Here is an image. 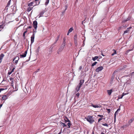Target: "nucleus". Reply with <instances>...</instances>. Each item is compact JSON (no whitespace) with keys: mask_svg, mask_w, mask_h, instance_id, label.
<instances>
[{"mask_svg":"<svg viewBox=\"0 0 134 134\" xmlns=\"http://www.w3.org/2000/svg\"><path fill=\"white\" fill-rule=\"evenodd\" d=\"M85 119H86L91 124L93 123L94 121L93 116L90 115H89L87 117H85Z\"/></svg>","mask_w":134,"mask_h":134,"instance_id":"f257e3e1","label":"nucleus"},{"mask_svg":"<svg viewBox=\"0 0 134 134\" xmlns=\"http://www.w3.org/2000/svg\"><path fill=\"white\" fill-rule=\"evenodd\" d=\"M37 23L36 21H35L33 22V26L34 27L35 30H34V29L33 30L34 32H36V30L37 28Z\"/></svg>","mask_w":134,"mask_h":134,"instance_id":"f03ea898","label":"nucleus"},{"mask_svg":"<svg viewBox=\"0 0 134 134\" xmlns=\"http://www.w3.org/2000/svg\"><path fill=\"white\" fill-rule=\"evenodd\" d=\"M65 120V123H66L67 122H68L67 124V125H68V127L70 128V126L71 125L70 122V121L68 119H64Z\"/></svg>","mask_w":134,"mask_h":134,"instance_id":"7ed1b4c3","label":"nucleus"},{"mask_svg":"<svg viewBox=\"0 0 134 134\" xmlns=\"http://www.w3.org/2000/svg\"><path fill=\"white\" fill-rule=\"evenodd\" d=\"M57 42L55 41L54 43L51 45V47L49 48V49L50 50V51H49V52L50 53H51L52 52V50L53 48L54 47V46L55 45V44Z\"/></svg>","mask_w":134,"mask_h":134,"instance_id":"20e7f679","label":"nucleus"},{"mask_svg":"<svg viewBox=\"0 0 134 134\" xmlns=\"http://www.w3.org/2000/svg\"><path fill=\"white\" fill-rule=\"evenodd\" d=\"M103 69V67L102 66H99L96 69V72H98L102 70Z\"/></svg>","mask_w":134,"mask_h":134,"instance_id":"39448f33","label":"nucleus"},{"mask_svg":"<svg viewBox=\"0 0 134 134\" xmlns=\"http://www.w3.org/2000/svg\"><path fill=\"white\" fill-rule=\"evenodd\" d=\"M35 38V34H33L32 35L31 37V44H32L34 41Z\"/></svg>","mask_w":134,"mask_h":134,"instance_id":"423d86ee","label":"nucleus"},{"mask_svg":"<svg viewBox=\"0 0 134 134\" xmlns=\"http://www.w3.org/2000/svg\"><path fill=\"white\" fill-rule=\"evenodd\" d=\"M91 106L93 107L94 108H100L101 107V105L99 104L94 105L92 104V105H91Z\"/></svg>","mask_w":134,"mask_h":134,"instance_id":"0eeeda50","label":"nucleus"},{"mask_svg":"<svg viewBox=\"0 0 134 134\" xmlns=\"http://www.w3.org/2000/svg\"><path fill=\"white\" fill-rule=\"evenodd\" d=\"M64 46H63L62 45H61V46L58 49V53L59 54V52H60L63 50L64 49Z\"/></svg>","mask_w":134,"mask_h":134,"instance_id":"6e6552de","label":"nucleus"},{"mask_svg":"<svg viewBox=\"0 0 134 134\" xmlns=\"http://www.w3.org/2000/svg\"><path fill=\"white\" fill-rule=\"evenodd\" d=\"M27 53V50L23 54L20 55V58H24L26 57Z\"/></svg>","mask_w":134,"mask_h":134,"instance_id":"1a4fd4ad","label":"nucleus"},{"mask_svg":"<svg viewBox=\"0 0 134 134\" xmlns=\"http://www.w3.org/2000/svg\"><path fill=\"white\" fill-rule=\"evenodd\" d=\"M84 81V80H81L80 81V82L79 83V85L80 87H81V86L82 85Z\"/></svg>","mask_w":134,"mask_h":134,"instance_id":"9d476101","label":"nucleus"},{"mask_svg":"<svg viewBox=\"0 0 134 134\" xmlns=\"http://www.w3.org/2000/svg\"><path fill=\"white\" fill-rule=\"evenodd\" d=\"M4 55L3 54H2L0 55V63L2 62V60L3 57H4Z\"/></svg>","mask_w":134,"mask_h":134,"instance_id":"9b49d317","label":"nucleus"},{"mask_svg":"<svg viewBox=\"0 0 134 134\" xmlns=\"http://www.w3.org/2000/svg\"><path fill=\"white\" fill-rule=\"evenodd\" d=\"M8 98V96L6 95H4L2 97V99L3 100H5Z\"/></svg>","mask_w":134,"mask_h":134,"instance_id":"f8f14e48","label":"nucleus"},{"mask_svg":"<svg viewBox=\"0 0 134 134\" xmlns=\"http://www.w3.org/2000/svg\"><path fill=\"white\" fill-rule=\"evenodd\" d=\"M81 87H80L79 85H77V86L76 87V88L75 92H78L79 91Z\"/></svg>","mask_w":134,"mask_h":134,"instance_id":"ddd939ff","label":"nucleus"},{"mask_svg":"<svg viewBox=\"0 0 134 134\" xmlns=\"http://www.w3.org/2000/svg\"><path fill=\"white\" fill-rule=\"evenodd\" d=\"M45 12V11L44 10H43L39 14V15H40V16H39V18H40V17L41 16H43V15L44 14V13Z\"/></svg>","mask_w":134,"mask_h":134,"instance_id":"4468645a","label":"nucleus"},{"mask_svg":"<svg viewBox=\"0 0 134 134\" xmlns=\"http://www.w3.org/2000/svg\"><path fill=\"white\" fill-rule=\"evenodd\" d=\"M108 94L109 95H110L111 94V93L112 91V89L110 90H108L107 91Z\"/></svg>","mask_w":134,"mask_h":134,"instance_id":"2eb2a0df","label":"nucleus"},{"mask_svg":"<svg viewBox=\"0 0 134 134\" xmlns=\"http://www.w3.org/2000/svg\"><path fill=\"white\" fill-rule=\"evenodd\" d=\"M113 53L111 54V55L113 56L115 54H116V51L114 49H113Z\"/></svg>","mask_w":134,"mask_h":134,"instance_id":"dca6fc26","label":"nucleus"},{"mask_svg":"<svg viewBox=\"0 0 134 134\" xmlns=\"http://www.w3.org/2000/svg\"><path fill=\"white\" fill-rule=\"evenodd\" d=\"M15 69V68H13L11 70V71L10 72H9L8 73V74L9 75H10L14 71V69Z\"/></svg>","mask_w":134,"mask_h":134,"instance_id":"f3484780","label":"nucleus"},{"mask_svg":"<svg viewBox=\"0 0 134 134\" xmlns=\"http://www.w3.org/2000/svg\"><path fill=\"white\" fill-rule=\"evenodd\" d=\"M98 58V56H95L94 57L92 58V59L93 61H95Z\"/></svg>","mask_w":134,"mask_h":134,"instance_id":"a211bd4d","label":"nucleus"},{"mask_svg":"<svg viewBox=\"0 0 134 134\" xmlns=\"http://www.w3.org/2000/svg\"><path fill=\"white\" fill-rule=\"evenodd\" d=\"M134 120L133 118H132L131 119L129 120L128 122V123L130 125V124L132 123L133 121Z\"/></svg>","mask_w":134,"mask_h":134,"instance_id":"6ab92c4d","label":"nucleus"},{"mask_svg":"<svg viewBox=\"0 0 134 134\" xmlns=\"http://www.w3.org/2000/svg\"><path fill=\"white\" fill-rule=\"evenodd\" d=\"M10 80L11 81V85L12 86H13V78H10Z\"/></svg>","mask_w":134,"mask_h":134,"instance_id":"aec40b11","label":"nucleus"},{"mask_svg":"<svg viewBox=\"0 0 134 134\" xmlns=\"http://www.w3.org/2000/svg\"><path fill=\"white\" fill-rule=\"evenodd\" d=\"M126 94H127L125 93H122L121 96V97H118V98L119 99L122 98Z\"/></svg>","mask_w":134,"mask_h":134,"instance_id":"412c9836","label":"nucleus"},{"mask_svg":"<svg viewBox=\"0 0 134 134\" xmlns=\"http://www.w3.org/2000/svg\"><path fill=\"white\" fill-rule=\"evenodd\" d=\"M33 7H29L27 9V12H30L33 8Z\"/></svg>","mask_w":134,"mask_h":134,"instance_id":"4be33fe9","label":"nucleus"},{"mask_svg":"<svg viewBox=\"0 0 134 134\" xmlns=\"http://www.w3.org/2000/svg\"><path fill=\"white\" fill-rule=\"evenodd\" d=\"M130 17H128L126 19L124 20L123 21H122V22H125L129 20L130 19Z\"/></svg>","mask_w":134,"mask_h":134,"instance_id":"5701e85b","label":"nucleus"},{"mask_svg":"<svg viewBox=\"0 0 134 134\" xmlns=\"http://www.w3.org/2000/svg\"><path fill=\"white\" fill-rule=\"evenodd\" d=\"M34 2H32L28 4V6L30 7H31L33 5H32L34 3Z\"/></svg>","mask_w":134,"mask_h":134,"instance_id":"b1692460","label":"nucleus"},{"mask_svg":"<svg viewBox=\"0 0 134 134\" xmlns=\"http://www.w3.org/2000/svg\"><path fill=\"white\" fill-rule=\"evenodd\" d=\"M19 59V58L18 57H16L13 59V61H14L15 60H18Z\"/></svg>","mask_w":134,"mask_h":134,"instance_id":"393cba45","label":"nucleus"},{"mask_svg":"<svg viewBox=\"0 0 134 134\" xmlns=\"http://www.w3.org/2000/svg\"><path fill=\"white\" fill-rule=\"evenodd\" d=\"M74 42L75 46H77V40H74Z\"/></svg>","mask_w":134,"mask_h":134,"instance_id":"a878e982","label":"nucleus"},{"mask_svg":"<svg viewBox=\"0 0 134 134\" xmlns=\"http://www.w3.org/2000/svg\"><path fill=\"white\" fill-rule=\"evenodd\" d=\"M118 114V111H116L115 112V114H114V119L115 120L116 119V115Z\"/></svg>","mask_w":134,"mask_h":134,"instance_id":"bb28decb","label":"nucleus"},{"mask_svg":"<svg viewBox=\"0 0 134 134\" xmlns=\"http://www.w3.org/2000/svg\"><path fill=\"white\" fill-rule=\"evenodd\" d=\"M73 30V29L72 27H71L70 28V29H69L68 32H71Z\"/></svg>","mask_w":134,"mask_h":134,"instance_id":"cd10ccee","label":"nucleus"},{"mask_svg":"<svg viewBox=\"0 0 134 134\" xmlns=\"http://www.w3.org/2000/svg\"><path fill=\"white\" fill-rule=\"evenodd\" d=\"M40 48V47L39 46L36 51V53H38V52Z\"/></svg>","mask_w":134,"mask_h":134,"instance_id":"c85d7f7f","label":"nucleus"},{"mask_svg":"<svg viewBox=\"0 0 134 134\" xmlns=\"http://www.w3.org/2000/svg\"><path fill=\"white\" fill-rule=\"evenodd\" d=\"M11 0H10L8 2L6 7H8L10 4Z\"/></svg>","mask_w":134,"mask_h":134,"instance_id":"c756f323","label":"nucleus"},{"mask_svg":"<svg viewBox=\"0 0 134 134\" xmlns=\"http://www.w3.org/2000/svg\"><path fill=\"white\" fill-rule=\"evenodd\" d=\"M49 1V0H46V1L45 3V4L46 5H47Z\"/></svg>","mask_w":134,"mask_h":134,"instance_id":"7c9ffc66","label":"nucleus"},{"mask_svg":"<svg viewBox=\"0 0 134 134\" xmlns=\"http://www.w3.org/2000/svg\"><path fill=\"white\" fill-rule=\"evenodd\" d=\"M97 63V62H95L94 63L92 64L91 65L93 67Z\"/></svg>","mask_w":134,"mask_h":134,"instance_id":"2f4dec72","label":"nucleus"},{"mask_svg":"<svg viewBox=\"0 0 134 134\" xmlns=\"http://www.w3.org/2000/svg\"><path fill=\"white\" fill-rule=\"evenodd\" d=\"M77 35L76 34H75L74 35V40H77Z\"/></svg>","mask_w":134,"mask_h":134,"instance_id":"473e14b6","label":"nucleus"},{"mask_svg":"<svg viewBox=\"0 0 134 134\" xmlns=\"http://www.w3.org/2000/svg\"><path fill=\"white\" fill-rule=\"evenodd\" d=\"M102 125H103L104 126H106L107 127L108 126V125L106 123H104V124H102Z\"/></svg>","mask_w":134,"mask_h":134,"instance_id":"72a5a7b5","label":"nucleus"},{"mask_svg":"<svg viewBox=\"0 0 134 134\" xmlns=\"http://www.w3.org/2000/svg\"><path fill=\"white\" fill-rule=\"evenodd\" d=\"M66 42L63 41L62 43V45L63 46H64V47L65 45Z\"/></svg>","mask_w":134,"mask_h":134,"instance_id":"f704fd0d","label":"nucleus"},{"mask_svg":"<svg viewBox=\"0 0 134 134\" xmlns=\"http://www.w3.org/2000/svg\"><path fill=\"white\" fill-rule=\"evenodd\" d=\"M4 26V25H3V24H2L1 25H0V29H3Z\"/></svg>","mask_w":134,"mask_h":134,"instance_id":"c9c22d12","label":"nucleus"},{"mask_svg":"<svg viewBox=\"0 0 134 134\" xmlns=\"http://www.w3.org/2000/svg\"><path fill=\"white\" fill-rule=\"evenodd\" d=\"M97 116H98L100 117L101 118H103L104 117V116L103 115H98Z\"/></svg>","mask_w":134,"mask_h":134,"instance_id":"e433bc0d","label":"nucleus"},{"mask_svg":"<svg viewBox=\"0 0 134 134\" xmlns=\"http://www.w3.org/2000/svg\"><path fill=\"white\" fill-rule=\"evenodd\" d=\"M107 110L108 111V113H109L110 112V109H107Z\"/></svg>","mask_w":134,"mask_h":134,"instance_id":"4c0bfd02","label":"nucleus"},{"mask_svg":"<svg viewBox=\"0 0 134 134\" xmlns=\"http://www.w3.org/2000/svg\"><path fill=\"white\" fill-rule=\"evenodd\" d=\"M61 124L63 125V126H66V125H65V124L64 123H63V122H61Z\"/></svg>","mask_w":134,"mask_h":134,"instance_id":"58836bf2","label":"nucleus"},{"mask_svg":"<svg viewBox=\"0 0 134 134\" xmlns=\"http://www.w3.org/2000/svg\"><path fill=\"white\" fill-rule=\"evenodd\" d=\"M103 119L102 118H99L98 120V122H99L101 120Z\"/></svg>","mask_w":134,"mask_h":134,"instance_id":"ea45409f","label":"nucleus"},{"mask_svg":"<svg viewBox=\"0 0 134 134\" xmlns=\"http://www.w3.org/2000/svg\"><path fill=\"white\" fill-rule=\"evenodd\" d=\"M18 60H15L14 62V63L16 64L18 62Z\"/></svg>","mask_w":134,"mask_h":134,"instance_id":"a19ab883","label":"nucleus"},{"mask_svg":"<svg viewBox=\"0 0 134 134\" xmlns=\"http://www.w3.org/2000/svg\"><path fill=\"white\" fill-rule=\"evenodd\" d=\"M76 96L78 97L80 95L79 93V92H78V93H77L76 94Z\"/></svg>","mask_w":134,"mask_h":134,"instance_id":"79ce46f5","label":"nucleus"},{"mask_svg":"<svg viewBox=\"0 0 134 134\" xmlns=\"http://www.w3.org/2000/svg\"><path fill=\"white\" fill-rule=\"evenodd\" d=\"M128 32L127 31V30H125V31L124 32V34H125V33H127Z\"/></svg>","mask_w":134,"mask_h":134,"instance_id":"37998d69","label":"nucleus"},{"mask_svg":"<svg viewBox=\"0 0 134 134\" xmlns=\"http://www.w3.org/2000/svg\"><path fill=\"white\" fill-rule=\"evenodd\" d=\"M40 70V69H37L35 72V73H36L39 71Z\"/></svg>","mask_w":134,"mask_h":134,"instance_id":"c03bdc74","label":"nucleus"},{"mask_svg":"<svg viewBox=\"0 0 134 134\" xmlns=\"http://www.w3.org/2000/svg\"><path fill=\"white\" fill-rule=\"evenodd\" d=\"M82 68V66H80L79 67V70H81V69Z\"/></svg>","mask_w":134,"mask_h":134,"instance_id":"a18cd8bd","label":"nucleus"},{"mask_svg":"<svg viewBox=\"0 0 134 134\" xmlns=\"http://www.w3.org/2000/svg\"><path fill=\"white\" fill-rule=\"evenodd\" d=\"M4 90V89L3 88H0V93L2 91H3Z\"/></svg>","mask_w":134,"mask_h":134,"instance_id":"49530a36","label":"nucleus"},{"mask_svg":"<svg viewBox=\"0 0 134 134\" xmlns=\"http://www.w3.org/2000/svg\"><path fill=\"white\" fill-rule=\"evenodd\" d=\"M120 110V108H118V109L117 110H116L117 111H119Z\"/></svg>","mask_w":134,"mask_h":134,"instance_id":"de8ad7c7","label":"nucleus"},{"mask_svg":"<svg viewBox=\"0 0 134 134\" xmlns=\"http://www.w3.org/2000/svg\"><path fill=\"white\" fill-rule=\"evenodd\" d=\"M65 10H66V9H67V6L65 5Z\"/></svg>","mask_w":134,"mask_h":134,"instance_id":"09e8293b","label":"nucleus"},{"mask_svg":"<svg viewBox=\"0 0 134 134\" xmlns=\"http://www.w3.org/2000/svg\"><path fill=\"white\" fill-rule=\"evenodd\" d=\"M131 27H129V28H127V29L126 30H127V31L128 32L129 31V28H131Z\"/></svg>","mask_w":134,"mask_h":134,"instance_id":"8fccbe9b","label":"nucleus"},{"mask_svg":"<svg viewBox=\"0 0 134 134\" xmlns=\"http://www.w3.org/2000/svg\"><path fill=\"white\" fill-rule=\"evenodd\" d=\"M66 39L65 38H64L63 39V41L64 42H65Z\"/></svg>","mask_w":134,"mask_h":134,"instance_id":"3c124183","label":"nucleus"},{"mask_svg":"<svg viewBox=\"0 0 134 134\" xmlns=\"http://www.w3.org/2000/svg\"><path fill=\"white\" fill-rule=\"evenodd\" d=\"M68 44L70 46H71L72 45V44L71 43H69Z\"/></svg>","mask_w":134,"mask_h":134,"instance_id":"603ef678","label":"nucleus"},{"mask_svg":"<svg viewBox=\"0 0 134 134\" xmlns=\"http://www.w3.org/2000/svg\"><path fill=\"white\" fill-rule=\"evenodd\" d=\"M65 10H64L62 12V14H64V13H65Z\"/></svg>","mask_w":134,"mask_h":134,"instance_id":"864d4df0","label":"nucleus"},{"mask_svg":"<svg viewBox=\"0 0 134 134\" xmlns=\"http://www.w3.org/2000/svg\"><path fill=\"white\" fill-rule=\"evenodd\" d=\"M25 34L23 33V36L24 37V38H25Z\"/></svg>","mask_w":134,"mask_h":134,"instance_id":"5fc2aeb1","label":"nucleus"},{"mask_svg":"<svg viewBox=\"0 0 134 134\" xmlns=\"http://www.w3.org/2000/svg\"><path fill=\"white\" fill-rule=\"evenodd\" d=\"M32 27L31 26H28L27 27L28 28H30V29H31L32 28Z\"/></svg>","mask_w":134,"mask_h":134,"instance_id":"6e6d98bb","label":"nucleus"},{"mask_svg":"<svg viewBox=\"0 0 134 134\" xmlns=\"http://www.w3.org/2000/svg\"><path fill=\"white\" fill-rule=\"evenodd\" d=\"M91 134H94V131H93V130Z\"/></svg>","mask_w":134,"mask_h":134,"instance_id":"4d7b16f0","label":"nucleus"},{"mask_svg":"<svg viewBox=\"0 0 134 134\" xmlns=\"http://www.w3.org/2000/svg\"><path fill=\"white\" fill-rule=\"evenodd\" d=\"M3 105V104H0V107H1Z\"/></svg>","mask_w":134,"mask_h":134,"instance_id":"13d9d810","label":"nucleus"},{"mask_svg":"<svg viewBox=\"0 0 134 134\" xmlns=\"http://www.w3.org/2000/svg\"><path fill=\"white\" fill-rule=\"evenodd\" d=\"M58 38H56V40H55V41H56V42H57V41H58Z\"/></svg>","mask_w":134,"mask_h":134,"instance_id":"bf43d9fd","label":"nucleus"},{"mask_svg":"<svg viewBox=\"0 0 134 134\" xmlns=\"http://www.w3.org/2000/svg\"><path fill=\"white\" fill-rule=\"evenodd\" d=\"M27 32V31H25L24 32V33L25 34Z\"/></svg>","mask_w":134,"mask_h":134,"instance_id":"052dcab7","label":"nucleus"},{"mask_svg":"<svg viewBox=\"0 0 134 134\" xmlns=\"http://www.w3.org/2000/svg\"><path fill=\"white\" fill-rule=\"evenodd\" d=\"M100 134H105L103 132H101L100 133Z\"/></svg>","mask_w":134,"mask_h":134,"instance_id":"680f3d73","label":"nucleus"},{"mask_svg":"<svg viewBox=\"0 0 134 134\" xmlns=\"http://www.w3.org/2000/svg\"><path fill=\"white\" fill-rule=\"evenodd\" d=\"M69 33H70V32H68V33L67 34V35H68Z\"/></svg>","mask_w":134,"mask_h":134,"instance_id":"e2e57ef3","label":"nucleus"},{"mask_svg":"<svg viewBox=\"0 0 134 134\" xmlns=\"http://www.w3.org/2000/svg\"><path fill=\"white\" fill-rule=\"evenodd\" d=\"M84 45H85V44H84V43H83L82 44V46H84Z\"/></svg>","mask_w":134,"mask_h":134,"instance_id":"0e129e2a","label":"nucleus"},{"mask_svg":"<svg viewBox=\"0 0 134 134\" xmlns=\"http://www.w3.org/2000/svg\"><path fill=\"white\" fill-rule=\"evenodd\" d=\"M117 71H115L114 72V74L116 72H117Z\"/></svg>","mask_w":134,"mask_h":134,"instance_id":"69168bd1","label":"nucleus"},{"mask_svg":"<svg viewBox=\"0 0 134 134\" xmlns=\"http://www.w3.org/2000/svg\"><path fill=\"white\" fill-rule=\"evenodd\" d=\"M59 38V36L57 37V38H58V39Z\"/></svg>","mask_w":134,"mask_h":134,"instance_id":"338daca9","label":"nucleus"},{"mask_svg":"<svg viewBox=\"0 0 134 134\" xmlns=\"http://www.w3.org/2000/svg\"><path fill=\"white\" fill-rule=\"evenodd\" d=\"M87 68V71L88 70V69L86 67V69Z\"/></svg>","mask_w":134,"mask_h":134,"instance_id":"774afa93","label":"nucleus"}]
</instances>
